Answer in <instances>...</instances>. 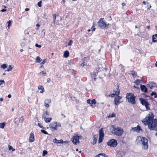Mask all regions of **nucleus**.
Returning a JSON list of instances; mask_svg holds the SVG:
<instances>
[{
    "label": "nucleus",
    "mask_w": 157,
    "mask_h": 157,
    "mask_svg": "<svg viewBox=\"0 0 157 157\" xmlns=\"http://www.w3.org/2000/svg\"><path fill=\"white\" fill-rule=\"evenodd\" d=\"M29 142H33L34 141V137L33 134L31 133L30 134V136L29 137Z\"/></svg>",
    "instance_id": "obj_18"
},
{
    "label": "nucleus",
    "mask_w": 157,
    "mask_h": 157,
    "mask_svg": "<svg viewBox=\"0 0 157 157\" xmlns=\"http://www.w3.org/2000/svg\"><path fill=\"white\" fill-rule=\"evenodd\" d=\"M24 121V118L23 117H21L20 119H19V121L22 122Z\"/></svg>",
    "instance_id": "obj_40"
},
{
    "label": "nucleus",
    "mask_w": 157,
    "mask_h": 157,
    "mask_svg": "<svg viewBox=\"0 0 157 157\" xmlns=\"http://www.w3.org/2000/svg\"><path fill=\"white\" fill-rule=\"evenodd\" d=\"M95 25V22H94L93 23V26L91 28L92 30L93 31H94L95 29V28L94 27Z\"/></svg>",
    "instance_id": "obj_31"
},
{
    "label": "nucleus",
    "mask_w": 157,
    "mask_h": 157,
    "mask_svg": "<svg viewBox=\"0 0 157 157\" xmlns=\"http://www.w3.org/2000/svg\"><path fill=\"white\" fill-rule=\"evenodd\" d=\"M151 5H150L149 6H147V9L149 10L151 8Z\"/></svg>",
    "instance_id": "obj_53"
},
{
    "label": "nucleus",
    "mask_w": 157,
    "mask_h": 157,
    "mask_svg": "<svg viewBox=\"0 0 157 157\" xmlns=\"http://www.w3.org/2000/svg\"><path fill=\"white\" fill-rule=\"evenodd\" d=\"M139 100L140 103L142 104V105H144L145 106L147 109H149V108H148V105L149 104L147 101L146 99L142 98H140L139 99Z\"/></svg>",
    "instance_id": "obj_7"
},
{
    "label": "nucleus",
    "mask_w": 157,
    "mask_h": 157,
    "mask_svg": "<svg viewBox=\"0 0 157 157\" xmlns=\"http://www.w3.org/2000/svg\"><path fill=\"white\" fill-rule=\"evenodd\" d=\"M119 86H117L116 90H114L113 92L115 93H111L110 95L109 96L112 98H113L115 96L116 94L118 95L120 93V90L118 89Z\"/></svg>",
    "instance_id": "obj_12"
},
{
    "label": "nucleus",
    "mask_w": 157,
    "mask_h": 157,
    "mask_svg": "<svg viewBox=\"0 0 157 157\" xmlns=\"http://www.w3.org/2000/svg\"><path fill=\"white\" fill-rule=\"evenodd\" d=\"M69 55V52L68 51H66L64 52L63 54V56L65 58H67Z\"/></svg>",
    "instance_id": "obj_24"
},
{
    "label": "nucleus",
    "mask_w": 157,
    "mask_h": 157,
    "mask_svg": "<svg viewBox=\"0 0 157 157\" xmlns=\"http://www.w3.org/2000/svg\"><path fill=\"white\" fill-rule=\"evenodd\" d=\"M5 81L3 80H0V85H1L2 84L5 83Z\"/></svg>",
    "instance_id": "obj_42"
},
{
    "label": "nucleus",
    "mask_w": 157,
    "mask_h": 157,
    "mask_svg": "<svg viewBox=\"0 0 157 157\" xmlns=\"http://www.w3.org/2000/svg\"><path fill=\"white\" fill-rule=\"evenodd\" d=\"M87 103L90 104L91 106L93 107V104H95L96 103V101L95 99H93L92 100L88 99L87 100Z\"/></svg>",
    "instance_id": "obj_17"
},
{
    "label": "nucleus",
    "mask_w": 157,
    "mask_h": 157,
    "mask_svg": "<svg viewBox=\"0 0 157 157\" xmlns=\"http://www.w3.org/2000/svg\"><path fill=\"white\" fill-rule=\"evenodd\" d=\"M51 80L50 78H48L47 79V82L49 83L50 82Z\"/></svg>",
    "instance_id": "obj_50"
},
{
    "label": "nucleus",
    "mask_w": 157,
    "mask_h": 157,
    "mask_svg": "<svg viewBox=\"0 0 157 157\" xmlns=\"http://www.w3.org/2000/svg\"><path fill=\"white\" fill-rule=\"evenodd\" d=\"M40 74H42L43 75H46V73L44 71H42L40 73Z\"/></svg>",
    "instance_id": "obj_45"
},
{
    "label": "nucleus",
    "mask_w": 157,
    "mask_h": 157,
    "mask_svg": "<svg viewBox=\"0 0 157 157\" xmlns=\"http://www.w3.org/2000/svg\"><path fill=\"white\" fill-rule=\"evenodd\" d=\"M45 114L47 115H48L49 114V113L48 112V111H46L45 112Z\"/></svg>",
    "instance_id": "obj_51"
},
{
    "label": "nucleus",
    "mask_w": 157,
    "mask_h": 157,
    "mask_svg": "<svg viewBox=\"0 0 157 157\" xmlns=\"http://www.w3.org/2000/svg\"><path fill=\"white\" fill-rule=\"evenodd\" d=\"M154 115L151 112L149 113L146 117L142 120L145 125H147L151 130H157V119H154Z\"/></svg>",
    "instance_id": "obj_1"
},
{
    "label": "nucleus",
    "mask_w": 157,
    "mask_h": 157,
    "mask_svg": "<svg viewBox=\"0 0 157 157\" xmlns=\"http://www.w3.org/2000/svg\"><path fill=\"white\" fill-rule=\"evenodd\" d=\"M151 96H152L153 95L154 96V98H157V95H156V93L155 92H153L151 94Z\"/></svg>",
    "instance_id": "obj_32"
},
{
    "label": "nucleus",
    "mask_w": 157,
    "mask_h": 157,
    "mask_svg": "<svg viewBox=\"0 0 157 157\" xmlns=\"http://www.w3.org/2000/svg\"><path fill=\"white\" fill-rule=\"evenodd\" d=\"M140 88L141 91L144 93H146L147 91V88L146 86L144 85H140Z\"/></svg>",
    "instance_id": "obj_19"
},
{
    "label": "nucleus",
    "mask_w": 157,
    "mask_h": 157,
    "mask_svg": "<svg viewBox=\"0 0 157 157\" xmlns=\"http://www.w3.org/2000/svg\"><path fill=\"white\" fill-rule=\"evenodd\" d=\"M36 26L37 27H39L40 26V25L39 24H37L36 25Z\"/></svg>",
    "instance_id": "obj_58"
},
{
    "label": "nucleus",
    "mask_w": 157,
    "mask_h": 157,
    "mask_svg": "<svg viewBox=\"0 0 157 157\" xmlns=\"http://www.w3.org/2000/svg\"><path fill=\"white\" fill-rule=\"evenodd\" d=\"M84 63H85L84 62L83 63H82L81 64V66L82 67H83L85 66V64H84Z\"/></svg>",
    "instance_id": "obj_52"
},
{
    "label": "nucleus",
    "mask_w": 157,
    "mask_h": 157,
    "mask_svg": "<svg viewBox=\"0 0 157 157\" xmlns=\"http://www.w3.org/2000/svg\"><path fill=\"white\" fill-rule=\"evenodd\" d=\"M143 3L144 5H146V2L145 1H144L143 2Z\"/></svg>",
    "instance_id": "obj_57"
},
{
    "label": "nucleus",
    "mask_w": 157,
    "mask_h": 157,
    "mask_svg": "<svg viewBox=\"0 0 157 157\" xmlns=\"http://www.w3.org/2000/svg\"><path fill=\"white\" fill-rule=\"evenodd\" d=\"M121 5H122V6H125V3H122L121 4Z\"/></svg>",
    "instance_id": "obj_55"
},
{
    "label": "nucleus",
    "mask_w": 157,
    "mask_h": 157,
    "mask_svg": "<svg viewBox=\"0 0 157 157\" xmlns=\"http://www.w3.org/2000/svg\"><path fill=\"white\" fill-rule=\"evenodd\" d=\"M57 126H58L59 127H61V124H58L57 125Z\"/></svg>",
    "instance_id": "obj_61"
},
{
    "label": "nucleus",
    "mask_w": 157,
    "mask_h": 157,
    "mask_svg": "<svg viewBox=\"0 0 157 157\" xmlns=\"http://www.w3.org/2000/svg\"><path fill=\"white\" fill-rule=\"evenodd\" d=\"M35 46L36 47H38L39 48H40L41 47V46L40 45H38L37 44H35Z\"/></svg>",
    "instance_id": "obj_44"
},
{
    "label": "nucleus",
    "mask_w": 157,
    "mask_h": 157,
    "mask_svg": "<svg viewBox=\"0 0 157 157\" xmlns=\"http://www.w3.org/2000/svg\"><path fill=\"white\" fill-rule=\"evenodd\" d=\"M51 100L50 99H46L44 101V102L45 103H49L51 102Z\"/></svg>",
    "instance_id": "obj_35"
},
{
    "label": "nucleus",
    "mask_w": 157,
    "mask_h": 157,
    "mask_svg": "<svg viewBox=\"0 0 157 157\" xmlns=\"http://www.w3.org/2000/svg\"><path fill=\"white\" fill-rule=\"evenodd\" d=\"M23 51V49H20V52H22Z\"/></svg>",
    "instance_id": "obj_63"
},
{
    "label": "nucleus",
    "mask_w": 157,
    "mask_h": 157,
    "mask_svg": "<svg viewBox=\"0 0 157 157\" xmlns=\"http://www.w3.org/2000/svg\"><path fill=\"white\" fill-rule=\"evenodd\" d=\"M81 137L77 136H75L72 139V141L74 144H76L79 143V140Z\"/></svg>",
    "instance_id": "obj_8"
},
{
    "label": "nucleus",
    "mask_w": 157,
    "mask_h": 157,
    "mask_svg": "<svg viewBox=\"0 0 157 157\" xmlns=\"http://www.w3.org/2000/svg\"><path fill=\"white\" fill-rule=\"evenodd\" d=\"M73 41L72 40H70L68 44V46H71L72 44Z\"/></svg>",
    "instance_id": "obj_39"
},
{
    "label": "nucleus",
    "mask_w": 157,
    "mask_h": 157,
    "mask_svg": "<svg viewBox=\"0 0 157 157\" xmlns=\"http://www.w3.org/2000/svg\"><path fill=\"white\" fill-rule=\"evenodd\" d=\"M47 151L46 150H44L43 152L42 155L43 156H44L46 155L47 154Z\"/></svg>",
    "instance_id": "obj_34"
},
{
    "label": "nucleus",
    "mask_w": 157,
    "mask_h": 157,
    "mask_svg": "<svg viewBox=\"0 0 157 157\" xmlns=\"http://www.w3.org/2000/svg\"><path fill=\"white\" fill-rule=\"evenodd\" d=\"M132 131L133 132L136 131L137 132H140V131L142 132V130L140 126L139 125H138L137 127L134 128H132L131 131Z\"/></svg>",
    "instance_id": "obj_11"
},
{
    "label": "nucleus",
    "mask_w": 157,
    "mask_h": 157,
    "mask_svg": "<svg viewBox=\"0 0 157 157\" xmlns=\"http://www.w3.org/2000/svg\"><path fill=\"white\" fill-rule=\"evenodd\" d=\"M38 126L40 127V128H43V127L41 125V124L40 123H38Z\"/></svg>",
    "instance_id": "obj_48"
},
{
    "label": "nucleus",
    "mask_w": 157,
    "mask_h": 157,
    "mask_svg": "<svg viewBox=\"0 0 157 157\" xmlns=\"http://www.w3.org/2000/svg\"><path fill=\"white\" fill-rule=\"evenodd\" d=\"M19 118H16L14 120V122L16 124H19Z\"/></svg>",
    "instance_id": "obj_27"
},
{
    "label": "nucleus",
    "mask_w": 157,
    "mask_h": 157,
    "mask_svg": "<svg viewBox=\"0 0 157 157\" xmlns=\"http://www.w3.org/2000/svg\"><path fill=\"white\" fill-rule=\"evenodd\" d=\"M41 61V59L39 57L37 56L36 57V61L37 62H38V63H40Z\"/></svg>",
    "instance_id": "obj_28"
},
{
    "label": "nucleus",
    "mask_w": 157,
    "mask_h": 157,
    "mask_svg": "<svg viewBox=\"0 0 157 157\" xmlns=\"http://www.w3.org/2000/svg\"><path fill=\"white\" fill-rule=\"evenodd\" d=\"M156 37H157V34H155L154 35H153L152 36V41L153 42H156L157 40H155V39H156Z\"/></svg>",
    "instance_id": "obj_25"
},
{
    "label": "nucleus",
    "mask_w": 157,
    "mask_h": 157,
    "mask_svg": "<svg viewBox=\"0 0 157 157\" xmlns=\"http://www.w3.org/2000/svg\"><path fill=\"white\" fill-rule=\"evenodd\" d=\"M142 80L140 79L137 80L135 81L134 83H135L134 87L137 89H139V85L140 84Z\"/></svg>",
    "instance_id": "obj_14"
},
{
    "label": "nucleus",
    "mask_w": 157,
    "mask_h": 157,
    "mask_svg": "<svg viewBox=\"0 0 157 157\" xmlns=\"http://www.w3.org/2000/svg\"><path fill=\"white\" fill-rule=\"evenodd\" d=\"M42 118H44V121L46 123L49 122H50L52 120V118L50 117L46 118L45 117V116L43 115L42 116Z\"/></svg>",
    "instance_id": "obj_20"
},
{
    "label": "nucleus",
    "mask_w": 157,
    "mask_h": 157,
    "mask_svg": "<svg viewBox=\"0 0 157 157\" xmlns=\"http://www.w3.org/2000/svg\"><path fill=\"white\" fill-rule=\"evenodd\" d=\"M12 68H13V67H12L11 65H10L9 66L8 69H7V70H6V71H8V72L12 70Z\"/></svg>",
    "instance_id": "obj_29"
},
{
    "label": "nucleus",
    "mask_w": 157,
    "mask_h": 157,
    "mask_svg": "<svg viewBox=\"0 0 157 157\" xmlns=\"http://www.w3.org/2000/svg\"><path fill=\"white\" fill-rule=\"evenodd\" d=\"M53 142L56 144H61L63 143H65V142H63V140L62 139L58 140L56 139H55L53 140Z\"/></svg>",
    "instance_id": "obj_21"
},
{
    "label": "nucleus",
    "mask_w": 157,
    "mask_h": 157,
    "mask_svg": "<svg viewBox=\"0 0 157 157\" xmlns=\"http://www.w3.org/2000/svg\"><path fill=\"white\" fill-rule=\"evenodd\" d=\"M38 89L39 90H41L40 91V93H43L44 92V87L42 86H38Z\"/></svg>",
    "instance_id": "obj_23"
},
{
    "label": "nucleus",
    "mask_w": 157,
    "mask_h": 157,
    "mask_svg": "<svg viewBox=\"0 0 157 157\" xmlns=\"http://www.w3.org/2000/svg\"><path fill=\"white\" fill-rule=\"evenodd\" d=\"M131 74L133 76H136V74L134 72H132Z\"/></svg>",
    "instance_id": "obj_47"
},
{
    "label": "nucleus",
    "mask_w": 157,
    "mask_h": 157,
    "mask_svg": "<svg viewBox=\"0 0 157 157\" xmlns=\"http://www.w3.org/2000/svg\"><path fill=\"white\" fill-rule=\"evenodd\" d=\"M93 141L92 142V144H95L97 142L98 139L97 135L93 134Z\"/></svg>",
    "instance_id": "obj_16"
},
{
    "label": "nucleus",
    "mask_w": 157,
    "mask_h": 157,
    "mask_svg": "<svg viewBox=\"0 0 157 157\" xmlns=\"http://www.w3.org/2000/svg\"><path fill=\"white\" fill-rule=\"evenodd\" d=\"M41 131L42 133H43L45 134H48V132H46L44 130H41Z\"/></svg>",
    "instance_id": "obj_41"
},
{
    "label": "nucleus",
    "mask_w": 157,
    "mask_h": 157,
    "mask_svg": "<svg viewBox=\"0 0 157 157\" xmlns=\"http://www.w3.org/2000/svg\"><path fill=\"white\" fill-rule=\"evenodd\" d=\"M137 143L140 145H141L143 149L147 150L148 148L147 140L145 137L142 136H138L136 139Z\"/></svg>",
    "instance_id": "obj_2"
},
{
    "label": "nucleus",
    "mask_w": 157,
    "mask_h": 157,
    "mask_svg": "<svg viewBox=\"0 0 157 157\" xmlns=\"http://www.w3.org/2000/svg\"><path fill=\"white\" fill-rule=\"evenodd\" d=\"M95 157H108V156L103 153H100L97 155Z\"/></svg>",
    "instance_id": "obj_22"
},
{
    "label": "nucleus",
    "mask_w": 157,
    "mask_h": 157,
    "mask_svg": "<svg viewBox=\"0 0 157 157\" xmlns=\"http://www.w3.org/2000/svg\"><path fill=\"white\" fill-rule=\"evenodd\" d=\"M147 86L151 89L156 87V84L154 82H150L147 85Z\"/></svg>",
    "instance_id": "obj_13"
},
{
    "label": "nucleus",
    "mask_w": 157,
    "mask_h": 157,
    "mask_svg": "<svg viewBox=\"0 0 157 157\" xmlns=\"http://www.w3.org/2000/svg\"><path fill=\"white\" fill-rule=\"evenodd\" d=\"M146 28L147 29H149V28H150V27L148 26H147L146 27Z\"/></svg>",
    "instance_id": "obj_62"
},
{
    "label": "nucleus",
    "mask_w": 157,
    "mask_h": 157,
    "mask_svg": "<svg viewBox=\"0 0 157 157\" xmlns=\"http://www.w3.org/2000/svg\"><path fill=\"white\" fill-rule=\"evenodd\" d=\"M114 126H113V129L111 131L112 133L117 136H121L124 133L123 128L121 127H115Z\"/></svg>",
    "instance_id": "obj_3"
},
{
    "label": "nucleus",
    "mask_w": 157,
    "mask_h": 157,
    "mask_svg": "<svg viewBox=\"0 0 157 157\" xmlns=\"http://www.w3.org/2000/svg\"><path fill=\"white\" fill-rule=\"evenodd\" d=\"M47 61V60L46 59H44L43 61H42L41 63V64H44Z\"/></svg>",
    "instance_id": "obj_38"
},
{
    "label": "nucleus",
    "mask_w": 157,
    "mask_h": 157,
    "mask_svg": "<svg viewBox=\"0 0 157 157\" xmlns=\"http://www.w3.org/2000/svg\"><path fill=\"white\" fill-rule=\"evenodd\" d=\"M6 124L5 122L0 123V128H3L5 127Z\"/></svg>",
    "instance_id": "obj_26"
},
{
    "label": "nucleus",
    "mask_w": 157,
    "mask_h": 157,
    "mask_svg": "<svg viewBox=\"0 0 157 157\" xmlns=\"http://www.w3.org/2000/svg\"><path fill=\"white\" fill-rule=\"evenodd\" d=\"M135 96L132 94L128 93L127 94L126 98L128 99V102L132 104H135Z\"/></svg>",
    "instance_id": "obj_5"
},
{
    "label": "nucleus",
    "mask_w": 157,
    "mask_h": 157,
    "mask_svg": "<svg viewBox=\"0 0 157 157\" xmlns=\"http://www.w3.org/2000/svg\"><path fill=\"white\" fill-rule=\"evenodd\" d=\"M115 116V115L114 113H112V114H109V117H113Z\"/></svg>",
    "instance_id": "obj_30"
},
{
    "label": "nucleus",
    "mask_w": 157,
    "mask_h": 157,
    "mask_svg": "<svg viewBox=\"0 0 157 157\" xmlns=\"http://www.w3.org/2000/svg\"><path fill=\"white\" fill-rule=\"evenodd\" d=\"M3 99L2 98H0V100L1 101H2L3 100Z\"/></svg>",
    "instance_id": "obj_60"
},
{
    "label": "nucleus",
    "mask_w": 157,
    "mask_h": 157,
    "mask_svg": "<svg viewBox=\"0 0 157 157\" xmlns=\"http://www.w3.org/2000/svg\"><path fill=\"white\" fill-rule=\"evenodd\" d=\"M155 66L157 67V61L156 62V63H155Z\"/></svg>",
    "instance_id": "obj_64"
},
{
    "label": "nucleus",
    "mask_w": 157,
    "mask_h": 157,
    "mask_svg": "<svg viewBox=\"0 0 157 157\" xmlns=\"http://www.w3.org/2000/svg\"><path fill=\"white\" fill-rule=\"evenodd\" d=\"M42 3V2L41 1H40L38 3H37V5H38V6H39V7H41V4Z\"/></svg>",
    "instance_id": "obj_37"
},
{
    "label": "nucleus",
    "mask_w": 157,
    "mask_h": 157,
    "mask_svg": "<svg viewBox=\"0 0 157 157\" xmlns=\"http://www.w3.org/2000/svg\"><path fill=\"white\" fill-rule=\"evenodd\" d=\"M104 18L100 19L98 22V25L100 28H107L109 25V24H107L105 23V21H104Z\"/></svg>",
    "instance_id": "obj_4"
},
{
    "label": "nucleus",
    "mask_w": 157,
    "mask_h": 157,
    "mask_svg": "<svg viewBox=\"0 0 157 157\" xmlns=\"http://www.w3.org/2000/svg\"><path fill=\"white\" fill-rule=\"evenodd\" d=\"M56 14H54L53 17V19L54 20V22H55V20H56Z\"/></svg>",
    "instance_id": "obj_46"
},
{
    "label": "nucleus",
    "mask_w": 157,
    "mask_h": 157,
    "mask_svg": "<svg viewBox=\"0 0 157 157\" xmlns=\"http://www.w3.org/2000/svg\"><path fill=\"white\" fill-rule=\"evenodd\" d=\"M121 98V97L120 96H117L114 99V102L115 104L117 105L119 104L121 102L120 101V100Z\"/></svg>",
    "instance_id": "obj_15"
},
{
    "label": "nucleus",
    "mask_w": 157,
    "mask_h": 157,
    "mask_svg": "<svg viewBox=\"0 0 157 157\" xmlns=\"http://www.w3.org/2000/svg\"><path fill=\"white\" fill-rule=\"evenodd\" d=\"M11 21H9L7 22V23L8 24L7 27H8V29L10 28V25L11 24Z\"/></svg>",
    "instance_id": "obj_36"
},
{
    "label": "nucleus",
    "mask_w": 157,
    "mask_h": 157,
    "mask_svg": "<svg viewBox=\"0 0 157 157\" xmlns=\"http://www.w3.org/2000/svg\"><path fill=\"white\" fill-rule=\"evenodd\" d=\"M117 144V140L114 139H112L110 140L107 143V144L108 146H109L113 147H116Z\"/></svg>",
    "instance_id": "obj_6"
},
{
    "label": "nucleus",
    "mask_w": 157,
    "mask_h": 157,
    "mask_svg": "<svg viewBox=\"0 0 157 157\" xmlns=\"http://www.w3.org/2000/svg\"><path fill=\"white\" fill-rule=\"evenodd\" d=\"M99 136L98 140V143H100L102 142L103 137L104 136V134L103 133V131L102 128H101L100 130L99 131Z\"/></svg>",
    "instance_id": "obj_9"
},
{
    "label": "nucleus",
    "mask_w": 157,
    "mask_h": 157,
    "mask_svg": "<svg viewBox=\"0 0 157 157\" xmlns=\"http://www.w3.org/2000/svg\"><path fill=\"white\" fill-rule=\"evenodd\" d=\"M9 150H10L11 149H13L12 147L11 146H10V145H9Z\"/></svg>",
    "instance_id": "obj_49"
},
{
    "label": "nucleus",
    "mask_w": 157,
    "mask_h": 157,
    "mask_svg": "<svg viewBox=\"0 0 157 157\" xmlns=\"http://www.w3.org/2000/svg\"><path fill=\"white\" fill-rule=\"evenodd\" d=\"M8 98H11V94H9V95H8Z\"/></svg>",
    "instance_id": "obj_56"
},
{
    "label": "nucleus",
    "mask_w": 157,
    "mask_h": 157,
    "mask_svg": "<svg viewBox=\"0 0 157 157\" xmlns=\"http://www.w3.org/2000/svg\"><path fill=\"white\" fill-rule=\"evenodd\" d=\"M6 67L7 65L6 64H3L1 66V67L3 68V69H5L6 68Z\"/></svg>",
    "instance_id": "obj_33"
},
{
    "label": "nucleus",
    "mask_w": 157,
    "mask_h": 157,
    "mask_svg": "<svg viewBox=\"0 0 157 157\" xmlns=\"http://www.w3.org/2000/svg\"><path fill=\"white\" fill-rule=\"evenodd\" d=\"M6 11V9H2V10L1 11L2 12H5V11Z\"/></svg>",
    "instance_id": "obj_54"
},
{
    "label": "nucleus",
    "mask_w": 157,
    "mask_h": 157,
    "mask_svg": "<svg viewBox=\"0 0 157 157\" xmlns=\"http://www.w3.org/2000/svg\"><path fill=\"white\" fill-rule=\"evenodd\" d=\"M29 10V8H26L25 9V11H28Z\"/></svg>",
    "instance_id": "obj_59"
},
{
    "label": "nucleus",
    "mask_w": 157,
    "mask_h": 157,
    "mask_svg": "<svg viewBox=\"0 0 157 157\" xmlns=\"http://www.w3.org/2000/svg\"><path fill=\"white\" fill-rule=\"evenodd\" d=\"M44 103V106L45 107H46L47 108L49 107V104L48 103Z\"/></svg>",
    "instance_id": "obj_43"
},
{
    "label": "nucleus",
    "mask_w": 157,
    "mask_h": 157,
    "mask_svg": "<svg viewBox=\"0 0 157 157\" xmlns=\"http://www.w3.org/2000/svg\"><path fill=\"white\" fill-rule=\"evenodd\" d=\"M50 128L52 130H56L57 128V122H53L51 123L50 124Z\"/></svg>",
    "instance_id": "obj_10"
}]
</instances>
